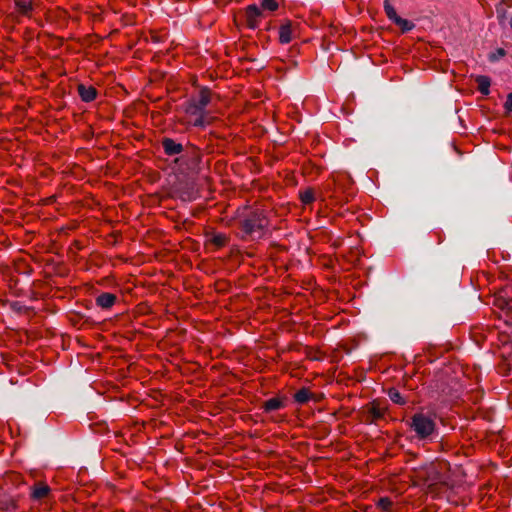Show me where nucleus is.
Wrapping results in <instances>:
<instances>
[{
	"label": "nucleus",
	"instance_id": "f257e3e1",
	"mask_svg": "<svg viewBox=\"0 0 512 512\" xmlns=\"http://www.w3.org/2000/svg\"><path fill=\"white\" fill-rule=\"evenodd\" d=\"M212 100V92L207 87H202L198 94L191 96L183 104L184 115L181 122L187 127L206 128L211 125L215 117L207 109Z\"/></svg>",
	"mask_w": 512,
	"mask_h": 512
},
{
	"label": "nucleus",
	"instance_id": "f03ea898",
	"mask_svg": "<svg viewBox=\"0 0 512 512\" xmlns=\"http://www.w3.org/2000/svg\"><path fill=\"white\" fill-rule=\"evenodd\" d=\"M410 428L415 432L418 439L424 440L430 438L436 429L434 419L424 413H416L411 417Z\"/></svg>",
	"mask_w": 512,
	"mask_h": 512
},
{
	"label": "nucleus",
	"instance_id": "7ed1b4c3",
	"mask_svg": "<svg viewBox=\"0 0 512 512\" xmlns=\"http://www.w3.org/2000/svg\"><path fill=\"white\" fill-rule=\"evenodd\" d=\"M267 226V220L262 213L253 212L243 222L242 229L245 234L252 237H261Z\"/></svg>",
	"mask_w": 512,
	"mask_h": 512
},
{
	"label": "nucleus",
	"instance_id": "20e7f679",
	"mask_svg": "<svg viewBox=\"0 0 512 512\" xmlns=\"http://www.w3.org/2000/svg\"><path fill=\"white\" fill-rule=\"evenodd\" d=\"M264 13L256 4L248 5L245 9V23L249 29H256L259 27Z\"/></svg>",
	"mask_w": 512,
	"mask_h": 512
},
{
	"label": "nucleus",
	"instance_id": "39448f33",
	"mask_svg": "<svg viewBox=\"0 0 512 512\" xmlns=\"http://www.w3.org/2000/svg\"><path fill=\"white\" fill-rule=\"evenodd\" d=\"M51 496V488L45 482L38 481L30 487V498L33 501H47Z\"/></svg>",
	"mask_w": 512,
	"mask_h": 512
},
{
	"label": "nucleus",
	"instance_id": "423d86ee",
	"mask_svg": "<svg viewBox=\"0 0 512 512\" xmlns=\"http://www.w3.org/2000/svg\"><path fill=\"white\" fill-rule=\"evenodd\" d=\"M15 10L18 15L31 17L34 10V0H14Z\"/></svg>",
	"mask_w": 512,
	"mask_h": 512
},
{
	"label": "nucleus",
	"instance_id": "0eeeda50",
	"mask_svg": "<svg viewBox=\"0 0 512 512\" xmlns=\"http://www.w3.org/2000/svg\"><path fill=\"white\" fill-rule=\"evenodd\" d=\"M162 147L164 152L168 156L178 155L183 151V146L181 143H177L172 138H163Z\"/></svg>",
	"mask_w": 512,
	"mask_h": 512
},
{
	"label": "nucleus",
	"instance_id": "6e6552de",
	"mask_svg": "<svg viewBox=\"0 0 512 512\" xmlns=\"http://www.w3.org/2000/svg\"><path fill=\"white\" fill-rule=\"evenodd\" d=\"M117 297L113 293L104 292L98 295L95 299V303L102 309H110L116 302Z\"/></svg>",
	"mask_w": 512,
	"mask_h": 512
},
{
	"label": "nucleus",
	"instance_id": "1a4fd4ad",
	"mask_svg": "<svg viewBox=\"0 0 512 512\" xmlns=\"http://www.w3.org/2000/svg\"><path fill=\"white\" fill-rule=\"evenodd\" d=\"M293 40V29L290 21L282 24L279 28V41L281 44H288Z\"/></svg>",
	"mask_w": 512,
	"mask_h": 512
},
{
	"label": "nucleus",
	"instance_id": "9d476101",
	"mask_svg": "<svg viewBox=\"0 0 512 512\" xmlns=\"http://www.w3.org/2000/svg\"><path fill=\"white\" fill-rule=\"evenodd\" d=\"M386 408L380 406L378 403L373 402L368 410V421L376 422L384 417Z\"/></svg>",
	"mask_w": 512,
	"mask_h": 512
},
{
	"label": "nucleus",
	"instance_id": "9b49d317",
	"mask_svg": "<svg viewBox=\"0 0 512 512\" xmlns=\"http://www.w3.org/2000/svg\"><path fill=\"white\" fill-rule=\"evenodd\" d=\"M78 93L84 102H91L96 98L97 91L92 86H85L80 84L78 86Z\"/></svg>",
	"mask_w": 512,
	"mask_h": 512
},
{
	"label": "nucleus",
	"instance_id": "f8f14e48",
	"mask_svg": "<svg viewBox=\"0 0 512 512\" xmlns=\"http://www.w3.org/2000/svg\"><path fill=\"white\" fill-rule=\"evenodd\" d=\"M496 305L499 306L502 311L500 317H504V321L509 323L510 320H512V302L506 301L504 299H497Z\"/></svg>",
	"mask_w": 512,
	"mask_h": 512
},
{
	"label": "nucleus",
	"instance_id": "ddd939ff",
	"mask_svg": "<svg viewBox=\"0 0 512 512\" xmlns=\"http://www.w3.org/2000/svg\"><path fill=\"white\" fill-rule=\"evenodd\" d=\"M284 407V402L282 399L274 397L270 398L263 404V409L265 412L276 411Z\"/></svg>",
	"mask_w": 512,
	"mask_h": 512
},
{
	"label": "nucleus",
	"instance_id": "4468645a",
	"mask_svg": "<svg viewBox=\"0 0 512 512\" xmlns=\"http://www.w3.org/2000/svg\"><path fill=\"white\" fill-rule=\"evenodd\" d=\"M476 82L478 85V90L483 95H488L490 93V78L488 76L480 75L476 78Z\"/></svg>",
	"mask_w": 512,
	"mask_h": 512
},
{
	"label": "nucleus",
	"instance_id": "2eb2a0df",
	"mask_svg": "<svg viewBox=\"0 0 512 512\" xmlns=\"http://www.w3.org/2000/svg\"><path fill=\"white\" fill-rule=\"evenodd\" d=\"M263 13L265 11L267 12H274L279 8V2L278 0H260V6Z\"/></svg>",
	"mask_w": 512,
	"mask_h": 512
},
{
	"label": "nucleus",
	"instance_id": "dca6fc26",
	"mask_svg": "<svg viewBox=\"0 0 512 512\" xmlns=\"http://www.w3.org/2000/svg\"><path fill=\"white\" fill-rule=\"evenodd\" d=\"M310 397H311V393L306 388H302V389L298 390L294 395L295 401L299 404H304V403L308 402Z\"/></svg>",
	"mask_w": 512,
	"mask_h": 512
},
{
	"label": "nucleus",
	"instance_id": "f3484780",
	"mask_svg": "<svg viewBox=\"0 0 512 512\" xmlns=\"http://www.w3.org/2000/svg\"><path fill=\"white\" fill-rule=\"evenodd\" d=\"M384 11L388 19L391 20L393 23L396 21V19L400 17L397 15L395 8L393 7L389 0L384 1Z\"/></svg>",
	"mask_w": 512,
	"mask_h": 512
},
{
	"label": "nucleus",
	"instance_id": "a211bd4d",
	"mask_svg": "<svg viewBox=\"0 0 512 512\" xmlns=\"http://www.w3.org/2000/svg\"><path fill=\"white\" fill-rule=\"evenodd\" d=\"M394 24L397 25L398 27H400L402 32H409L415 27V24L413 22H411L407 19H404L402 17H399L398 19H396Z\"/></svg>",
	"mask_w": 512,
	"mask_h": 512
},
{
	"label": "nucleus",
	"instance_id": "6ab92c4d",
	"mask_svg": "<svg viewBox=\"0 0 512 512\" xmlns=\"http://www.w3.org/2000/svg\"><path fill=\"white\" fill-rule=\"evenodd\" d=\"M388 396L390 400L395 404L404 405L406 403L404 397L395 388L389 389Z\"/></svg>",
	"mask_w": 512,
	"mask_h": 512
},
{
	"label": "nucleus",
	"instance_id": "aec40b11",
	"mask_svg": "<svg viewBox=\"0 0 512 512\" xmlns=\"http://www.w3.org/2000/svg\"><path fill=\"white\" fill-rule=\"evenodd\" d=\"M377 507L381 509L383 512H392L393 502L388 497H382L377 502Z\"/></svg>",
	"mask_w": 512,
	"mask_h": 512
},
{
	"label": "nucleus",
	"instance_id": "412c9836",
	"mask_svg": "<svg viewBox=\"0 0 512 512\" xmlns=\"http://www.w3.org/2000/svg\"><path fill=\"white\" fill-rule=\"evenodd\" d=\"M300 199L303 204H310L314 201V192L311 189H307L300 193Z\"/></svg>",
	"mask_w": 512,
	"mask_h": 512
},
{
	"label": "nucleus",
	"instance_id": "4be33fe9",
	"mask_svg": "<svg viewBox=\"0 0 512 512\" xmlns=\"http://www.w3.org/2000/svg\"><path fill=\"white\" fill-rule=\"evenodd\" d=\"M212 242L218 246V247H222L226 244L227 242V237L225 234H216L213 236V239H212Z\"/></svg>",
	"mask_w": 512,
	"mask_h": 512
},
{
	"label": "nucleus",
	"instance_id": "5701e85b",
	"mask_svg": "<svg viewBox=\"0 0 512 512\" xmlns=\"http://www.w3.org/2000/svg\"><path fill=\"white\" fill-rule=\"evenodd\" d=\"M504 108L507 113L512 112V92L507 95V99L504 104Z\"/></svg>",
	"mask_w": 512,
	"mask_h": 512
},
{
	"label": "nucleus",
	"instance_id": "b1692460",
	"mask_svg": "<svg viewBox=\"0 0 512 512\" xmlns=\"http://www.w3.org/2000/svg\"><path fill=\"white\" fill-rule=\"evenodd\" d=\"M499 55H504V50L503 49L499 50Z\"/></svg>",
	"mask_w": 512,
	"mask_h": 512
},
{
	"label": "nucleus",
	"instance_id": "393cba45",
	"mask_svg": "<svg viewBox=\"0 0 512 512\" xmlns=\"http://www.w3.org/2000/svg\"><path fill=\"white\" fill-rule=\"evenodd\" d=\"M510 27L512 29V17H511V20H510Z\"/></svg>",
	"mask_w": 512,
	"mask_h": 512
}]
</instances>
